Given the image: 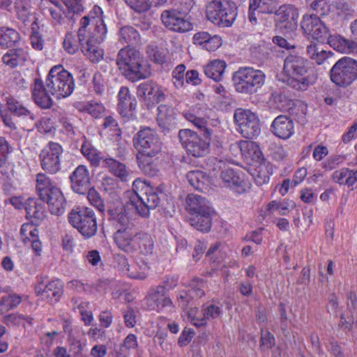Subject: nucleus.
<instances>
[{
	"mask_svg": "<svg viewBox=\"0 0 357 357\" xmlns=\"http://www.w3.org/2000/svg\"><path fill=\"white\" fill-rule=\"evenodd\" d=\"M107 33L100 7L95 6L90 13L80 20V27L77 34L67 33L63 48L70 54L76 53L79 48L84 54L93 63H98L103 59L104 51L100 44Z\"/></svg>",
	"mask_w": 357,
	"mask_h": 357,
	"instance_id": "nucleus-1",
	"label": "nucleus"
},
{
	"mask_svg": "<svg viewBox=\"0 0 357 357\" xmlns=\"http://www.w3.org/2000/svg\"><path fill=\"white\" fill-rule=\"evenodd\" d=\"M73 75L61 65L52 67L47 76L45 83L40 78H35L31 90L35 103L42 109H49L53 100L50 95L56 99L68 97L74 91Z\"/></svg>",
	"mask_w": 357,
	"mask_h": 357,
	"instance_id": "nucleus-2",
	"label": "nucleus"
},
{
	"mask_svg": "<svg viewBox=\"0 0 357 357\" xmlns=\"http://www.w3.org/2000/svg\"><path fill=\"white\" fill-rule=\"evenodd\" d=\"M107 215L108 220L116 229L113 238L116 246L126 253H135V246L140 231L134 221L128 217L126 207L109 208Z\"/></svg>",
	"mask_w": 357,
	"mask_h": 357,
	"instance_id": "nucleus-3",
	"label": "nucleus"
},
{
	"mask_svg": "<svg viewBox=\"0 0 357 357\" xmlns=\"http://www.w3.org/2000/svg\"><path fill=\"white\" fill-rule=\"evenodd\" d=\"M283 71L287 76V84L296 91H306L317 79L310 61L298 55L289 54L286 57Z\"/></svg>",
	"mask_w": 357,
	"mask_h": 357,
	"instance_id": "nucleus-4",
	"label": "nucleus"
},
{
	"mask_svg": "<svg viewBox=\"0 0 357 357\" xmlns=\"http://www.w3.org/2000/svg\"><path fill=\"white\" fill-rule=\"evenodd\" d=\"M132 185L136 188L139 185H144L142 186L144 192L141 195L134 192L130 196L129 202L124 206L126 208L131 206L140 216L148 218L150 215V211L160 206L161 202L165 199L166 194L158 188H153L149 185H146V183L140 179H136Z\"/></svg>",
	"mask_w": 357,
	"mask_h": 357,
	"instance_id": "nucleus-5",
	"label": "nucleus"
},
{
	"mask_svg": "<svg viewBox=\"0 0 357 357\" xmlns=\"http://www.w3.org/2000/svg\"><path fill=\"white\" fill-rule=\"evenodd\" d=\"M143 59L133 47L121 48L116 56V63L121 73L132 82L147 78L151 73L143 66Z\"/></svg>",
	"mask_w": 357,
	"mask_h": 357,
	"instance_id": "nucleus-6",
	"label": "nucleus"
},
{
	"mask_svg": "<svg viewBox=\"0 0 357 357\" xmlns=\"http://www.w3.org/2000/svg\"><path fill=\"white\" fill-rule=\"evenodd\" d=\"M188 222L198 231L207 232L212 225V209L208 201L201 195L190 194L185 199Z\"/></svg>",
	"mask_w": 357,
	"mask_h": 357,
	"instance_id": "nucleus-7",
	"label": "nucleus"
},
{
	"mask_svg": "<svg viewBox=\"0 0 357 357\" xmlns=\"http://www.w3.org/2000/svg\"><path fill=\"white\" fill-rule=\"evenodd\" d=\"M36 190L40 200L47 204L52 214L59 216L64 213L66 204L64 196L45 174L37 175Z\"/></svg>",
	"mask_w": 357,
	"mask_h": 357,
	"instance_id": "nucleus-8",
	"label": "nucleus"
},
{
	"mask_svg": "<svg viewBox=\"0 0 357 357\" xmlns=\"http://www.w3.org/2000/svg\"><path fill=\"white\" fill-rule=\"evenodd\" d=\"M213 130H206L204 134H198L190 129H181L178 139L188 154L196 158L204 157L209 153Z\"/></svg>",
	"mask_w": 357,
	"mask_h": 357,
	"instance_id": "nucleus-9",
	"label": "nucleus"
},
{
	"mask_svg": "<svg viewBox=\"0 0 357 357\" xmlns=\"http://www.w3.org/2000/svg\"><path fill=\"white\" fill-rule=\"evenodd\" d=\"M265 77V74L260 70L241 67L234 73L232 80L237 92L253 94L264 85Z\"/></svg>",
	"mask_w": 357,
	"mask_h": 357,
	"instance_id": "nucleus-10",
	"label": "nucleus"
},
{
	"mask_svg": "<svg viewBox=\"0 0 357 357\" xmlns=\"http://www.w3.org/2000/svg\"><path fill=\"white\" fill-rule=\"evenodd\" d=\"M206 17L216 26L229 27L237 16V7L234 2L227 0H213L206 6Z\"/></svg>",
	"mask_w": 357,
	"mask_h": 357,
	"instance_id": "nucleus-11",
	"label": "nucleus"
},
{
	"mask_svg": "<svg viewBox=\"0 0 357 357\" xmlns=\"http://www.w3.org/2000/svg\"><path fill=\"white\" fill-rule=\"evenodd\" d=\"M68 220L85 238H90L97 233V218L91 208L82 206L72 210L68 215Z\"/></svg>",
	"mask_w": 357,
	"mask_h": 357,
	"instance_id": "nucleus-12",
	"label": "nucleus"
},
{
	"mask_svg": "<svg viewBox=\"0 0 357 357\" xmlns=\"http://www.w3.org/2000/svg\"><path fill=\"white\" fill-rule=\"evenodd\" d=\"M331 80L340 87H347L357 79V61L344 56L339 59L330 70Z\"/></svg>",
	"mask_w": 357,
	"mask_h": 357,
	"instance_id": "nucleus-13",
	"label": "nucleus"
},
{
	"mask_svg": "<svg viewBox=\"0 0 357 357\" xmlns=\"http://www.w3.org/2000/svg\"><path fill=\"white\" fill-rule=\"evenodd\" d=\"M234 119L237 125V130L247 139H255L261 132L258 116L249 109L238 108L235 110Z\"/></svg>",
	"mask_w": 357,
	"mask_h": 357,
	"instance_id": "nucleus-14",
	"label": "nucleus"
},
{
	"mask_svg": "<svg viewBox=\"0 0 357 357\" xmlns=\"http://www.w3.org/2000/svg\"><path fill=\"white\" fill-rule=\"evenodd\" d=\"M132 143L137 153L158 154L162 149L158 135L149 127L142 128L134 135Z\"/></svg>",
	"mask_w": 357,
	"mask_h": 357,
	"instance_id": "nucleus-15",
	"label": "nucleus"
},
{
	"mask_svg": "<svg viewBox=\"0 0 357 357\" xmlns=\"http://www.w3.org/2000/svg\"><path fill=\"white\" fill-rule=\"evenodd\" d=\"M301 29L309 38L324 43L330 36L329 29L314 14L305 15L301 23Z\"/></svg>",
	"mask_w": 357,
	"mask_h": 357,
	"instance_id": "nucleus-16",
	"label": "nucleus"
},
{
	"mask_svg": "<svg viewBox=\"0 0 357 357\" xmlns=\"http://www.w3.org/2000/svg\"><path fill=\"white\" fill-rule=\"evenodd\" d=\"M63 151L59 143L50 142L39 155L43 169L50 174L57 173L61 169L60 157Z\"/></svg>",
	"mask_w": 357,
	"mask_h": 357,
	"instance_id": "nucleus-17",
	"label": "nucleus"
},
{
	"mask_svg": "<svg viewBox=\"0 0 357 357\" xmlns=\"http://www.w3.org/2000/svg\"><path fill=\"white\" fill-rule=\"evenodd\" d=\"M276 29L286 33L296 29L298 17V10L291 5H282L273 12Z\"/></svg>",
	"mask_w": 357,
	"mask_h": 357,
	"instance_id": "nucleus-18",
	"label": "nucleus"
},
{
	"mask_svg": "<svg viewBox=\"0 0 357 357\" xmlns=\"http://www.w3.org/2000/svg\"><path fill=\"white\" fill-rule=\"evenodd\" d=\"M163 25L169 30L176 33H185L193 29L192 24L187 19L184 13L177 9L163 10L160 15Z\"/></svg>",
	"mask_w": 357,
	"mask_h": 357,
	"instance_id": "nucleus-19",
	"label": "nucleus"
},
{
	"mask_svg": "<svg viewBox=\"0 0 357 357\" xmlns=\"http://www.w3.org/2000/svg\"><path fill=\"white\" fill-rule=\"evenodd\" d=\"M35 292L52 304L57 303L63 294V282L59 279L47 281V278H40L35 287Z\"/></svg>",
	"mask_w": 357,
	"mask_h": 357,
	"instance_id": "nucleus-20",
	"label": "nucleus"
},
{
	"mask_svg": "<svg viewBox=\"0 0 357 357\" xmlns=\"http://www.w3.org/2000/svg\"><path fill=\"white\" fill-rule=\"evenodd\" d=\"M137 96L147 106L153 105L165 99V95L161 86L153 80H148L141 83L137 86Z\"/></svg>",
	"mask_w": 357,
	"mask_h": 357,
	"instance_id": "nucleus-21",
	"label": "nucleus"
},
{
	"mask_svg": "<svg viewBox=\"0 0 357 357\" xmlns=\"http://www.w3.org/2000/svg\"><path fill=\"white\" fill-rule=\"evenodd\" d=\"M202 317L199 313L197 307L190 308L188 311V317L190 322L196 327L204 326L207 324V321L210 319H215L222 314V307L218 304L210 303L202 306Z\"/></svg>",
	"mask_w": 357,
	"mask_h": 357,
	"instance_id": "nucleus-22",
	"label": "nucleus"
},
{
	"mask_svg": "<svg viewBox=\"0 0 357 357\" xmlns=\"http://www.w3.org/2000/svg\"><path fill=\"white\" fill-rule=\"evenodd\" d=\"M117 98V110L119 114L126 120L134 119L137 102L127 86H123L120 88Z\"/></svg>",
	"mask_w": 357,
	"mask_h": 357,
	"instance_id": "nucleus-23",
	"label": "nucleus"
},
{
	"mask_svg": "<svg viewBox=\"0 0 357 357\" xmlns=\"http://www.w3.org/2000/svg\"><path fill=\"white\" fill-rule=\"evenodd\" d=\"M69 180L72 190L79 195H85L91 187L90 172L86 166L78 165L70 174Z\"/></svg>",
	"mask_w": 357,
	"mask_h": 357,
	"instance_id": "nucleus-24",
	"label": "nucleus"
},
{
	"mask_svg": "<svg viewBox=\"0 0 357 357\" xmlns=\"http://www.w3.org/2000/svg\"><path fill=\"white\" fill-rule=\"evenodd\" d=\"M220 178L225 187L231 188L238 194L244 192L246 190L245 174L241 171L236 172L231 168L225 169L221 172Z\"/></svg>",
	"mask_w": 357,
	"mask_h": 357,
	"instance_id": "nucleus-25",
	"label": "nucleus"
},
{
	"mask_svg": "<svg viewBox=\"0 0 357 357\" xmlns=\"http://www.w3.org/2000/svg\"><path fill=\"white\" fill-rule=\"evenodd\" d=\"M271 131L279 138L288 139L294 132L293 121L285 115H280L273 121Z\"/></svg>",
	"mask_w": 357,
	"mask_h": 357,
	"instance_id": "nucleus-26",
	"label": "nucleus"
},
{
	"mask_svg": "<svg viewBox=\"0 0 357 357\" xmlns=\"http://www.w3.org/2000/svg\"><path fill=\"white\" fill-rule=\"evenodd\" d=\"M29 53L24 48L9 49L2 56V62L10 68L22 66L28 60Z\"/></svg>",
	"mask_w": 357,
	"mask_h": 357,
	"instance_id": "nucleus-27",
	"label": "nucleus"
},
{
	"mask_svg": "<svg viewBox=\"0 0 357 357\" xmlns=\"http://www.w3.org/2000/svg\"><path fill=\"white\" fill-rule=\"evenodd\" d=\"M157 154L137 153L136 159L139 169L149 176H155L159 171Z\"/></svg>",
	"mask_w": 357,
	"mask_h": 357,
	"instance_id": "nucleus-28",
	"label": "nucleus"
},
{
	"mask_svg": "<svg viewBox=\"0 0 357 357\" xmlns=\"http://www.w3.org/2000/svg\"><path fill=\"white\" fill-rule=\"evenodd\" d=\"M157 121L159 126L164 130H170L176 125L174 109L170 106L161 104L158 107Z\"/></svg>",
	"mask_w": 357,
	"mask_h": 357,
	"instance_id": "nucleus-29",
	"label": "nucleus"
},
{
	"mask_svg": "<svg viewBox=\"0 0 357 357\" xmlns=\"http://www.w3.org/2000/svg\"><path fill=\"white\" fill-rule=\"evenodd\" d=\"M26 216L35 224H38L45 218L44 206L34 198H29L24 203Z\"/></svg>",
	"mask_w": 357,
	"mask_h": 357,
	"instance_id": "nucleus-30",
	"label": "nucleus"
},
{
	"mask_svg": "<svg viewBox=\"0 0 357 357\" xmlns=\"http://www.w3.org/2000/svg\"><path fill=\"white\" fill-rule=\"evenodd\" d=\"M306 55L316 63L317 65H321L329 59L333 54L331 51L324 50L319 44L310 42L306 47Z\"/></svg>",
	"mask_w": 357,
	"mask_h": 357,
	"instance_id": "nucleus-31",
	"label": "nucleus"
},
{
	"mask_svg": "<svg viewBox=\"0 0 357 357\" xmlns=\"http://www.w3.org/2000/svg\"><path fill=\"white\" fill-rule=\"evenodd\" d=\"M119 40L122 44H128V47L141 43V36L139 32L132 26H124L119 31Z\"/></svg>",
	"mask_w": 357,
	"mask_h": 357,
	"instance_id": "nucleus-32",
	"label": "nucleus"
},
{
	"mask_svg": "<svg viewBox=\"0 0 357 357\" xmlns=\"http://www.w3.org/2000/svg\"><path fill=\"white\" fill-rule=\"evenodd\" d=\"M6 105L8 111L19 117H24L31 121H35L36 120V115L26 107H24L20 102L16 100L13 97L6 98Z\"/></svg>",
	"mask_w": 357,
	"mask_h": 357,
	"instance_id": "nucleus-33",
	"label": "nucleus"
},
{
	"mask_svg": "<svg viewBox=\"0 0 357 357\" xmlns=\"http://www.w3.org/2000/svg\"><path fill=\"white\" fill-rule=\"evenodd\" d=\"M186 178L195 189L203 191L207 189L208 178L206 174L201 170H191L186 174Z\"/></svg>",
	"mask_w": 357,
	"mask_h": 357,
	"instance_id": "nucleus-34",
	"label": "nucleus"
},
{
	"mask_svg": "<svg viewBox=\"0 0 357 357\" xmlns=\"http://www.w3.org/2000/svg\"><path fill=\"white\" fill-rule=\"evenodd\" d=\"M102 163L103 166L107 167L109 172L119 178L122 181L127 180L129 173L125 164L112 158H105Z\"/></svg>",
	"mask_w": 357,
	"mask_h": 357,
	"instance_id": "nucleus-35",
	"label": "nucleus"
},
{
	"mask_svg": "<svg viewBox=\"0 0 357 357\" xmlns=\"http://www.w3.org/2000/svg\"><path fill=\"white\" fill-rule=\"evenodd\" d=\"M327 42L335 50L342 53H349L355 48V43L351 42L340 35H330Z\"/></svg>",
	"mask_w": 357,
	"mask_h": 357,
	"instance_id": "nucleus-36",
	"label": "nucleus"
},
{
	"mask_svg": "<svg viewBox=\"0 0 357 357\" xmlns=\"http://www.w3.org/2000/svg\"><path fill=\"white\" fill-rule=\"evenodd\" d=\"M226 68V63L221 60H214L204 68L205 75L215 82H220Z\"/></svg>",
	"mask_w": 357,
	"mask_h": 357,
	"instance_id": "nucleus-37",
	"label": "nucleus"
},
{
	"mask_svg": "<svg viewBox=\"0 0 357 357\" xmlns=\"http://www.w3.org/2000/svg\"><path fill=\"white\" fill-rule=\"evenodd\" d=\"M153 241L150 234L140 231L135 246V252L147 256L153 253Z\"/></svg>",
	"mask_w": 357,
	"mask_h": 357,
	"instance_id": "nucleus-38",
	"label": "nucleus"
},
{
	"mask_svg": "<svg viewBox=\"0 0 357 357\" xmlns=\"http://www.w3.org/2000/svg\"><path fill=\"white\" fill-rule=\"evenodd\" d=\"M20 34L10 28H2L0 30V45L10 47L20 40Z\"/></svg>",
	"mask_w": 357,
	"mask_h": 357,
	"instance_id": "nucleus-39",
	"label": "nucleus"
},
{
	"mask_svg": "<svg viewBox=\"0 0 357 357\" xmlns=\"http://www.w3.org/2000/svg\"><path fill=\"white\" fill-rule=\"evenodd\" d=\"M13 2H5L2 3V8L8 11H11L14 8L17 13L18 19L25 22L27 20L29 15L28 3H24L22 0H16L12 7Z\"/></svg>",
	"mask_w": 357,
	"mask_h": 357,
	"instance_id": "nucleus-40",
	"label": "nucleus"
},
{
	"mask_svg": "<svg viewBox=\"0 0 357 357\" xmlns=\"http://www.w3.org/2000/svg\"><path fill=\"white\" fill-rule=\"evenodd\" d=\"M190 289L187 291L188 296L190 297L192 303H195L197 299L202 298L205 295L204 290V282L202 279L195 278L192 280L190 284Z\"/></svg>",
	"mask_w": 357,
	"mask_h": 357,
	"instance_id": "nucleus-41",
	"label": "nucleus"
},
{
	"mask_svg": "<svg viewBox=\"0 0 357 357\" xmlns=\"http://www.w3.org/2000/svg\"><path fill=\"white\" fill-rule=\"evenodd\" d=\"M241 152H247L248 155L252 159L259 160L262 155V153L259 145L252 141H241L237 145Z\"/></svg>",
	"mask_w": 357,
	"mask_h": 357,
	"instance_id": "nucleus-42",
	"label": "nucleus"
},
{
	"mask_svg": "<svg viewBox=\"0 0 357 357\" xmlns=\"http://www.w3.org/2000/svg\"><path fill=\"white\" fill-rule=\"evenodd\" d=\"M22 302V298L17 294H10L4 296L0 301V311L1 312H8L17 307Z\"/></svg>",
	"mask_w": 357,
	"mask_h": 357,
	"instance_id": "nucleus-43",
	"label": "nucleus"
},
{
	"mask_svg": "<svg viewBox=\"0 0 357 357\" xmlns=\"http://www.w3.org/2000/svg\"><path fill=\"white\" fill-rule=\"evenodd\" d=\"M82 153L91 162L93 166L97 167L100 164V153L90 143L84 142L81 148Z\"/></svg>",
	"mask_w": 357,
	"mask_h": 357,
	"instance_id": "nucleus-44",
	"label": "nucleus"
},
{
	"mask_svg": "<svg viewBox=\"0 0 357 357\" xmlns=\"http://www.w3.org/2000/svg\"><path fill=\"white\" fill-rule=\"evenodd\" d=\"M357 0H338L334 7L338 15H349L355 11Z\"/></svg>",
	"mask_w": 357,
	"mask_h": 357,
	"instance_id": "nucleus-45",
	"label": "nucleus"
},
{
	"mask_svg": "<svg viewBox=\"0 0 357 357\" xmlns=\"http://www.w3.org/2000/svg\"><path fill=\"white\" fill-rule=\"evenodd\" d=\"M271 172L266 165H260L255 170L253 174V177L255 183L260 186L264 184L268 183L270 180Z\"/></svg>",
	"mask_w": 357,
	"mask_h": 357,
	"instance_id": "nucleus-46",
	"label": "nucleus"
},
{
	"mask_svg": "<svg viewBox=\"0 0 357 357\" xmlns=\"http://www.w3.org/2000/svg\"><path fill=\"white\" fill-rule=\"evenodd\" d=\"M307 5L321 16L326 15L330 10V0H305Z\"/></svg>",
	"mask_w": 357,
	"mask_h": 357,
	"instance_id": "nucleus-47",
	"label": "nucleus"
},
{
	"mask_svg": "<svg viewBox=\"0 0 357 357\" xmlns=\"http://www.w3.org/2000/svg\"><path fill=\"white\" fill-rule=\"evenodd\" d=\"M252 8H258L259 10L266 14L273 13L276 9L277 0H250Z\"/></svg>",
	"mask_w": 357,
	"mask_h": 357,
	"instance_id": "nucleus-48",
	"label": "nucleus"
},
{
	"mask_svg": "<svg viewBox=\"0 0 357 357\" xmlns=\"http://www.w3.org/2000/svg\"><path fill=\"white\" fill-rule=\"evenodd\" d=\"M185 66L178 65L172 71V82L176 88L180 89L185 86Z\"/></svg>",
	"mask_w": 357,
	"mask_h": 357,
	"instance_id": "nucleus-49",
	"label": "nucleus"
},
{
	"mask_svg": "<svg viewBox=\"0 0 357 357\" xmlns=\"http://www.w3.org/2000/svg\"><path fill=\"white\" fill-rule=\"evenodd\" d=\"M351 175H354L353 170L348 168H342L333 172L332 179L340 185H347L348 187H351V183L349 182V176Z\"/></svg>",
	"mask_w": 357,
	"mask_h": 357,
	"instance_id": "nucleus-50",
	"label": "nucleus"
},
{
	"mask_svg": "<svg viewBox=\"0 0 357 357\" xmlns=\"http://www.w3.org/2000/svg\"><path fill=\"white\" fill-rule=\"evenodd\" d=\"M147 54L150 59L156 63L162 64L165 62L166 52L162 48L154 45H149L147 48Z\"/></svg>",
	"mask_w": 357,
	"mask_h": 357,
	"instance_id": "nucleus-51",
	"label": "nucleus"
},
{
	"mask_svg": "<svg viewBox=\"0 0 357 357\" xmlns=\"http://www.w3.org/2000/svg\"><path fill=\"white\" fill-rule=\"evenodd\" d=\"M185 117L188 121L192 123L195 127L199 129L200 134L206 133V130H212L208 127V121L204 118L198 117L192 113H185Z\"/></svg>",
	"mask_w": 357,
	"mask_h": 357,
	"instance_id": "nucleus-52",
	"label": "nucleus"
},
{
	"mask_svg": "<svg viewBox=\"0 0 357 357\" xmlns=\"http://www.w3.org/2000/svg\"><path fill=\"white\" fill-rule=\"evenodd\" d=\"M87 198L91 205L95 206L99 211L103 212L105 204L100 194L93 187L87 191Z\"/></svg>",
	"mask_w": 357,
	"mask_h": 357,
	"instance_id": "nucleus-53",
	"label": "nucleus"
},
{
	"mask_svg": "<svg viewBox=\"0 0 357 357\" xmlns=\"http://www.w3.org/2000/svg\"><path fill=\"white\" fill-rule=\"evenodd\" d=\"M275 346V337L268 330H261L260 348L261 350H268Z\"/></svg>",
	"mask_w": 357,
	"mask_h": 357,
	"instance_id": "nucleus-54",
	"label": "nucleus"
},
{
	"mask_svg": "<svg viewBox=\"0 0 357 357\" xmlns=\"http://www.w3.org/2000/svg\"><path fill=\"white\" fill-rule=\"evenodd\" d=\"M126 3L137 13L146 12L151 6L150 0H124Z\"/></svg>",
	"mask_w": 357,
	"mask_h": 357,
	"instance_id": "nucleus-55",
	"label": "nucleus"
},
{
	"mask_svg": "<svg viewBox=\"0 0 357 357\" xmlns=\"http://www.w3.org/2000/svg\"><path fill=\"white\" fill-rule=\"evenodd\" d=\"M345 160L344 155H333L326 160L323 164V168L327 171H331L340 165Z\"/></svg>",
	"mask_w": 357,
	"mask_h": 357,
	"instance_id": "nucleus-56",
	"label": "nucleus"
},
{
	"mask_svg": "<svg viewBox=\"0 0 357 357\" xmlns=\"http://www.w3.org/2000/svg\"><path fill=\"white\" fill-rule=\"evenodd\" d=\"M93 91L100 96H102L105 90V82L102 74L99 72L94 73L92 79Z\"/></svg>",
	"mask_w": 357,
	"mask_h": 357,
	"instance_id": "nucleus-57",
	"label": "nucleus"
},
{
	"mask_svg": "<svg viewBox=\"0 0 357 357\" xmlns=\"http://www.w3.org/2000/svg\"><path fill=\"white\" fill-rule=\"evenodd\" d=\"M11 147L3 137H0V167H3L8 161V155L11 152Z\"/></svg>",
	"mask_w": 357,
	"mask_h": 357,
	"instance_id": "nucleus-58",
	"label": "nucleus"
},
{
	"mask_svg": "<svg viewBox=\"0 0 357 357\" xmlns=\"http://www.w3.org/2000/svg\"><path fill=\"white\" fill-rule=\"evenodd\" d=\"M165 294L166 291H165L164 289L158 286L149 292L148 300L155 304V306L153 307V309L158 307L162 299V298H164Z\"/></svg>",
	"mask_w": 357,
	"mask_h": 357,
	"instance_id": "nucleus-59",
	"label": "nucleus"
},
{
	"mask_svg": "<svg viewBox=\"0 0 357 357\" xmlns=\"http://www.w3.org/2000/svg\"><path fill=\"white\" fill-rule=\"evenodd\" d=\"M68 288L78 292H86L91 290L93 285L78 280H73L67 283Z\"/></svg>",
	"mask_w": 357,
	"mask_h": 357,
	"instance_id": "nucleus-60",
	"label": "nucleus"
},
{
	"mask_svg": "<svg viewBox=\"0 0 357 357\" xmlns=\"http://www.w3.org/2000/svg\"><path fill=\"white\" fill-rule=\"evenodd\" d=\"M122 314L125 325L128 328H133L136 324L135 310L130 307H127L126 309L122 310Z\"/></svg>",
	"mask_w": 357,
	"mask_h": 357,
	"instance_id": "nucleus-61",
	"label": "nucleus"
},
{
	"mask_svg": "<svg viewBox=\"0 0 357 357\" xmlns=\"http://www.w3.org/2000/svg\"><path fill=\"white\" fill-rule=\"evenodd\" d=\"M86 344L82 343L79 340H73L70 344V351L73 357H89L84 353V349Z\"/></svg>",
	"mask_w": 357,
	"mask_h": 357,
	"instance_id": "nucleus-62",
	"label": "nucleus"
},
{
	"mask_svg": "<svg viewBox=\"0 0 357 357\" xmlns=\"http://www.w3.org/2000/svg\"><path fill=\"white\" fill-rule=\"evenodd\" d=\"M137 347L138 343L136 335L130 333L125 338L120 349L122 352H125L132 349H136Z\"/></svg>",
	"mask_w": 357,
	"mask_h": 357,
	"instance_id": "nucleus-63",
	"label": "nucleus"
},
{
	"mask_svg": "<svg viewBox=\"0 0 357 357\" xmlns=\"http://www.w3.org/2000/svg\"><path fill=\"white\" fill-rule=\"evenodd\" d=\"M203 48L210 52L216 50L222 45V38L218 35L209 36Z\"/></svg>",
	"mask_w": 357,
	"mask_h": 357,
	"instance_id": "nucleus-64",
	"label": "nucleus"
}]
</instances>
